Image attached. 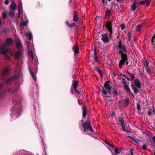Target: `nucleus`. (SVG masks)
I'll use <instances>...</instances> for the list:
<instances>
[{
  "mask_svg": "<svg viewBox=\"0 0 155 155\" xmlns=\"http://www.w3.org/2000/svg\"><path fill=\"white\" fill-rule=\"evenodd\" d=\"M12 43L11 39L8 38L5 40V43L2 45L0 47V53L7 58H9V56L7 55V53L9 51L8 46L11 45Z\"/></svg>",
  "mask_w": 155,
  "mask_h": 155,
  "instance_id": "1",
  "label": "nucleus"
},
{
  "mask_svg": "<svg viewBox=\"0 0 155 155\" xmlns=\"http://www.w3.org/2000/svg\"><path fill=\"white\" fill-rule=\"evenodd\" d=\"M14 103L15 106L13 107L11 110L12 115H15L16 117H17L20 114L21 107L19 105L20 104V101L19 100L16 101Z\"/></svg>",
  "mask_w": 155,
  "mask_h": 155,
  "instance_id": "2",
  "label": "nucleus"
},
{
  "mask_svg": "<svg viewBox=\"0 0 155 155\" xmlns=\"http://www.w3.org/2000/svg\"><path fill=\"white\" fill-rule=\"evenodd\" d=\"M82 126L84 128V131L88 132V130H89L91 132H93V130L91 124L89 120H87V122L83 123Z\"/></svg>",
  "mask_w": 155,
  "mask_h": 155,
  "instance_id": "3",
  "label": "nucleus"
},
{
  "mask_svg": "<svg viewBox=\"0 0 155 155\" xmlns=\"http://www.w3.org/2000/svg\"><path fill=\"white\" fill-rule=\"evenodd\" d=\"M110 82V81H108L106 82L104 84V87H102V93L104 95V96L103 95L102 96L103 97L105 96L107 94V91L105 90V89L107 90L108 89H110V88H111L110 86L108 84Z\"/></svg>",
  "mask_w": 155,
  "mask_h": 155,
  "instance_id": "4",
  "label": "nucleus"
},
{
  "mask_svg": "<svg viewBox=\"0 0 155 155\" xmlns=\"http://www.w3.org/2000/svg\"><path fill=\"white\" fill-rule=\"evenodd\" d=\"M112 21H107V22L106 25V27L107 28L108 31H109V36L111 37L113 33L112 24Z\"/></svg>",
  "mask_w": 155,
  "mask_h": 155,
  "instance_id": "5",
  "label": "nucleus"
},
{
  "mask_svg": "<svg viewBox=\"0 0 155 155\" xmlns=\"http://www.w3.org/2000/svg\"><path fill=\"white\" fill-rule=\"evenodd\" d=\"M116 49L118 50L120 54L127 53L126 47L124 45L119 46H116Z\"/></svg>",
  "mask_w": 155,
  "mask_h": 155,
  "instance_id": "6",
  "label": "nucleus"
},
{
  "mask_svg": "<svg viewBox=\"0 0 155 155\" xmlns=\"http://www.w3.org/2000/svg\"><path fill=\"white\" fill-rule=\"evenodd\" d=\"M122 83L124 86V88L125 91L127 92L131 93V91L128 85L127 84V81L124 78H122Z\"/></svg>",
  "mask_w": 155,
  "mask_h": 155,
  "instance_id": "7",
  "label": "nucleus"
},
{
  "mask_svg": "<svg viewBox=\"0 0 155 155\" xmlns=\"http://www.w3.org/2000/svg\"><path fill=\"white\" fill-rule=\"evenodd\" d=\"M101 40L104 43H107L109 42V39L108 37V34H102Z\"/></svg>",
  "mask_w": 155,
  "mask_h": 155,
  "instance_id": "8",
  "label": "nucleus"
},
{
  "mask_svg": "<svg viewBox=\"0 0 155 155\" xmlns=\"http://www.w3.org/2000/svg\"><path fill=\"white\" fill-rule=\"evenodd\" d=\"M10 69L9 68H5L3 69L2 73V77L7 75L10 73Z\"/></svg>",
  "mask_w": 155,
  "mask_h": 155,
  "instance_id": "9",
  "label": "nucleus"
},
{
  "mask_svg": "<svg viewBox=\"0 0 155 155\" xmlns=\"http://www.w3.org/2000/svg\"><path fill=\"white\" fill-rule=\"evenodd\" d=\"M16 79V77L14 76L12 77L7 79L3 80V81L7 84H9L11 82H12Z\"/></svg>",
  "mask_w": 155,
  "mask_h": 155,
  "instance_id": "10",
  "label": "nucleus"
},
{
  "mask_svg": "<svg viewBox=\"0 0 155 155\" xmlns=\"http://www.w3.org/2000/svg\"><path fill=\"white\" fill-rule=\"evenodd\" d=\"M134 84L135 86L138 88L140 89L141 87V84L138 79H136L134 81Z\"/></svg>",
  "mask_w": 155,
  "mask_h": 155,
  "instance_id": "11",
  "label": "nucleus"
},
{
  "mask_svg": "<svg viewBox=\"0 0 155 155\" xmlns=\"http://www.w3.org/2000/svg\"><path fill=\"white\" fill-rule=\"evenodd\" d=\"M15 45L18 50H22L23 46L20 41L16 42Z\"/></svg>",
  "mask_w": 155,
  "mask_h": 155,
  "instance_id": "12",
  "label": "nucleus"
},
{
  "mask_svg": "<svg viewBox=\"0 0 155 155\" xmlns=\"http://www.w3.org/2000/svg\"><path fill=\"white\" fill-rule=\"evenodd\" d=\"M131 89L134 91V92L135 94H137L139 92L138 89L137 87L134 85L133 84H131Z\"/></svg>",
  "mask_w": 155,
  "mask_h": 155,
  "instance_id": "13",
  "label": "nucleus"
},
{
  "mask_svg": "<svg viewBox=\"0 0 155 155\" xmlns=\"http://www.w3.org/2000/svg\"><path fill=\"white\" fill-rule=\"evenodd\" d=\"M18 15H20L22 14L23 12V10H22V5L21 2H20L18 5Z\"/></svg>",
  "mask_w": 155,
  "mask_h": 155,
  "instance_id": "14",
  "label": "nucleus"
},
{
  "mask_svg": "<svg viewBox=\"0 0 155 155\" xmlns=\"http://www.w3.org/2000/svg\"><path fill=\"white\" fill-rule=\"evenodd\" d=\"M87 109L86 106L84 105L83 106V118L86 117V115L87 112Z\"/></svg>",
  "mask_w": 155,
  "mask_h": 155,
  "instance_id": "15",
  "label": "nucleus"
},
{
  "mask_svg": "<svg viewBox=\"0 0 155 155\" xmlns=\"http://www.w3.org/2000/svg\"><path fill=\"white\" fill-rule=\"evenodd\" d=\"M16 4L14 1L12 2L10 6V9L13 11H14L16 10Z\"/></svg>",
  "mask_w": 155,
  "mask_h": 155,
  "instance_id": "16",
  "label": "nucleus"
},
{
  "mask_svg": "<svg viewBox=\"0 0 155 155\" xmlns=\"http://www.w3.org/2000/svg\"><path fill=\"white\" fill-rule=\"evenodd\" d=\"M126 53H122L120 54L121 55V59L127 61L128 60V56Z\"/></svg>",
  "mask_w": 155,
  "mask_h": 155,
  "instance_id": "17",
  "label": "nucleus"
},
{
  "mask_svg": "<svg viewBox=\"0 0 155 155\" xmlns=\"http://www.w3.org/2000/svg\"><path fill=\"white\" fill-rule=\"evenodd\" d=\"M95 70L96 71H97L100 74L101 77V78H102L103 77V75L102 72V71L101 70V68L97 67H95Z\"/></svg>",
  "mask_w": 155,
  "mask_h": 155,
  "instance_id": "18",
  "label": "nucleus"
},
{
  "mask_svg": "<svg viewBox=\"0 0 155 155\" xmlns=\"http://www.w3.org/2000/svg\"><path fill=\"white\" fill-rule=\"evenodd\" d=\"M17 88H8V92L10 93L14 94L17 92Z\"/></svg>",
  "mask_w": 155,
  "mask_h": 155,
  "instance_id": "19",
  "label": "nucleus"
},
{
  "mask_svg": "<svg viewBox=\"0 0 155 155\" xmlns=\"http://www.w3.org/2000/svg\"><path fill=\"white\" fill-rule=\"evenodd\" d=\"M19 51L16 52L15 54V58L16 59H18L21 56L22 52V50H19Z\"/></svg>",
  "mask_w": 155,
  "mask_h": 155,
  "instance_id": "20",
  "label": "nucleus"
},
{
  "mask_svg": "<svg viewBox=\"0 0 155 155\" xmlns=\"http://www.w3.org/2000/svg\"><path fill=\"white\" fill-rule=\"evenodd\" d=\"M78 81H76V80H74L72 84V86H73V88H77L78 86Z\"/></svg>",
  "mask_w": 155,
  "mask_h": 155,
  "instance_id": "21",
  "label": "nucleus"
},
{
  "mask_svg": "<svg viewBox=\"0 0 155 155\" xmlns=\"http://www.w3.org/2000/svg\"><path fill=\"white\" fill-rule=\"evenodd\" d=\"M65 24L69 28H72L74 27L75 25V24L74 23H69L68 21H65Z\"/></svg>",
  "mask_w": 155,
  "mask_h": 155,
  "instance_id": "22",
  "label": "nucleus"
},
{
  "mask_svg": "<svg viewBox=\"0 0 155 155\" xmlns=\"http://www.w3.org/2000/svg\"><path fill=\"white\" fill-rule=\"evenodd\" d=\"M111 11L110 10H107L105 13V17L106 18H108L110 15V12H111Z\"/></svg>",
  "mask_w": 155,
  "mask_h": 155,
  "instance_id": "23",
  "label": "nucleus"
},
{
  "mask_svg": "<svg viewBox=\"0 0 155 155\" xmlns=\"http://www.w3.org/2000/svg\"><path fill=\"white\" fill-rule=\"evenodd\" d=\"M29 71L31 75L32 78L35 81H36V77L35 76V74H34V72L32 71L31 70V68L29 69Z\"/></svg>",
  "mask_w": 155,
  "mask_h": 155,
  "instance_id": "24",
  "label": "nucleus"
},
{
  "mask_svg": "<svg viewBox=\"0 0 155 155\" xmlns=\"http://www.w3.org/2000/svg\"><path fill=\"white\" fill-rule=\"evenodd\" d=\"M72 50L74 51V54H77L79 53V50L78 47L74 46L72 48Z\"/></svg>",
  "mask_w": 155,
  "mask_h": 155,
  "instance_id": "25",
  "label": "nucleus"
},
{
  "mask_svg": "<svg viewBox=\"0 0 155 155\" xmlns=\"http://www.w3.org/2000/svg\"><path fill=\"white\" fill-rule=\"evenodd\" d=\"M94 59L95 60L96 62H98V60L97 57V54L95 48L94 49Z\"/></svg>",
  "mask_w": 155,
  "mask_h": 155,
  "instance_id": "26",
  "label": "nucleus"
},
{
  "mask_svg": "<svg viewBox=\"0 0 155 155\" xmlns=\"http://www.w3.org/2000/svg\"><path fill=\"white\" fill-rule=\"evenodd\" d=\"M73 20L75 22H78L79 20V18H78V15L77 14H74L73 16Z\"/></svg>",
  "mask_w": 155,
  "mask_h": 155,
  "instance_id": "27",
  "label": "nucleus"
},
{
  "mask_svg": "<svg viewBox=\"0 0 155 155\" xmlns=\"http://www.w3.org/2000/svg\"><path fill=\"white\" fill-rule=\"evenodd\" d=\"M143 27V25H136L135 27V30L137 32H139L141 29H142Z\"/></svg>",
  "mask_w": 155,
  "mask_h": 155,
  "instance_id": "28",
  "label": "nucleus"
},
{
  "mask_svg": "<svg viewBox=\"0 0 155 155\" xmlns=\"http://www.w3.org/2000/svg\"><path fill=\"white\" fill-rule=\"evenodd\" d=\"M137 8L136 2H134L131 6V10L133 12H134Z\"/></svg>",
  "mask_w": 155,
  "mask_h": 155,
  "instance_id": "29",
  "label": "nucleus"
},
{
  "mask_svg": "<svg viewBox=\"0 0 155 155\" xmlns=\"http://www.w3.org/2000/svg\"><path fill=\"white\" fill-rule=\"evenodd\" d=\"M127 74V75L129 76V77H130L131 81H132L135 78L134 75L133 74L128 72Z\"/></svg>",
  "mask_w": 155,
  "mask_h": 155,
  "instance_id": "30",
  "label": "nucleus"
},
{
  "mask_svg": "<svg viewBox=\"0 0 155 155\" xmlns=\"http://www.w3.org/2000/svg\"><path fill=\"white\" fill-rule=\"evenodd\" d=\"M126 61H125L124 60L121 59L119 63V67L121 68L122 66L125 63Z\"/></svg>",
  "mask_w": 155,
  "mask_h": 155,
  "instance_id": "31",
  "label": "nucleus"
},
{
  "mask_svg": "<svg viewBox=\"0 0 155 155\" xmlns=\"http://www.w3.org/2000/svg\"><path fill=\"white\" fill-rule=\"evenodd\" d=\"M119 120L121 123V125L124 124V119L121 117H118Z\"/></svg>",
  "mask_w": 155,
  "mask_h": 155,
  "instance_id": "32",
  "label": "nucleus"
},
{
  "mask_svg": "<svg viewBox=\"0 0 155 155\" xmlns=\"http://www.w3.org/2000/svg\"><path fill=\"white\" fill-rule=\"evenodd\" d=\"M27 37L29 38V40H31L32 37V35L31 33V32H29L28 33H27Z\"/></svg>",
  "mask_w": 155,
  "mask_h": 155,
  "instance_id": "33",
  "label": "nucleus"
},
{
  "mask_svg": "<svg viewBox=\"0 0 155 155\" xmlns=\"http://www.w3.org/2000/svg\"><path fill=\"white\" fill-rule=\"evenodd\" d=\"M124 104L126 106H127L129 104V100L128 98H126L124 100Z\"/></svg>",
  "mask_w": 155,
  "mask_h": 155,
  "instance_id": "34",
  "label": "nucleus"
},
{
  "mask_svg": "<svg viewBox=\"0 0 155 155\" xmlns=\"http://www.w3.org/2000/svg\"><path fill=\"white\" fill-rule=\"evenodd\" d=\"M8 15L11 17H13L15 16V14L13 11H10L9 12Z\"/></svg>",
  "mask_w": 155,
  "mask_h": 155,
  "instance_id": "35",
  "label": "nucleus"
},
{
  "mask_svg": "<svg viewBox=\"0 0 155 155\" xmlns=\"http://www.w3.org/2000/svg\"><path fill=\"white\" fill-rule=\"evenodd\" d=\"M112 90L113 91V93L115 95L114 97L116 96L117 95V90L115 88H113L112 89Z\"/></svg>",
  "mask_w": 155,
  "mask_h": 155,
  "instance_id": "36",
  "label": "nucleus"
},
{
  "mask_svg": "<svg viewBox=\"0 0 155 155\" xmlns=\"http://www.w3.org/2000/svg\"><path fill=\"white\" fill-rule=\"evenodd\" d=\"M147 70V72L149 74H151L150 68L149 67L146 68Z\"/></svg>",
  "mask_w": 155,
  "mask_h": 155,
  "instance_id": "37",
  "label": "nucleus"
},
{
  "mask_svg": "<svg viewBox=\"0 0 155 155\" xmlns=\"http://www.w3.org/2000/svg\"><path fill=\"white\" fill-rule=\"evenodd\" d=\"M121 126L122 127V129L123 130H124V131H125V132H129L127 130H126L125 126V124L123 125H121Z\"/></svg>",
  "mask_w": 155,
  "mask_h": 155,
  "instance_id": "38",
  "label": "nucleus"
},
{
  "mask_svg": "<svg viewBox=\"0 0 155 155\" xmlns=\"http://www.w3.org/2000/svg\"><path fill=\"white\" fill-rule=\"evenodd\" d=\"M137 109L138 111H140L141 110L140 105L139 103H137Z\"/></svg>",
  "mask_w": 155,
  "mask_h": 155,
  "instance_id": "39",
  "label": "nucleus"
},
{
  "mask_svg": "<svg viewBox=\"0 0 155 155\" xmlns=\"http://www.w3.org/2000/svg\"><path fill=\"white\" fill-rule=\"evenodd\" d=\"M145 3H146V5L148 6L149 5L151 0H145Z\"/></svg>",
  "mask_w": 155,
  "mask_h": 155,
  "instance_id": "40",
  "label": "nucleus"
},
{
  "mask_svg": "<svg viewBox=\"0 0 155 155\" xmlns=\"http://www.w3.org/2000/svg\"><path fill=\"white\" fill-rule=\"evenodd\" d=\"M5 95V93L4 92H0V98H2L4 97Z\"/></svg>",
  "mask_w": 155,
  "mask_h": 155,
  "instance_id": "41",
  "label": "nucleus"
},
{
  "mask_svg": "<svg viewBox=\"0 0 155 155\" xmlns=\"http://www.w3.org/2000/svg\"><path fill=\"white\" fill-rule=\"evenodd\" d=\"M21 24L24 26H26L28 24V22L26 21H24Z\"/></svg>",
  "mask_w": 155,
  "mask_h": 155,
  "instance_id": "42",
  "label": "nucleus"
},
{
  "mask_svg": "<svg viewBox=\"0 0 155 155\" xmlns=\"http://www.w3.org/2000/svg\"><path fill=\"white\" fill-rule=\"evenodd\" d=\"M115 152L116 153L119 154L120 152L119 151L118 149L117 148H115L114 149Z\"/></svg>",
  "mask_w": 155,
  "mask_h": 155,
  "instance_id": "43",
  "label": "nucleus"
},
{
  "mask_svg": "<svg viewBox=\"0 0 155 155\" xmlns=\"http://www.w3.org/2000/svg\"><path fill=\"white\" fill-rule=\"evenodd\" d=\"M120 27H121V30H124V29L125 27V25L124 24H122L121 25Z\"/></svg>",
  "mask_w": 155,
  "mask_h": 155,
  "instance_id": "44",
  "label": "nucleus"
},
{
  "mask_svg": "<svg viewBox=\"0 0 155 155\" xmlns=\"http://www.w3.org/2000/svg\"><path fill=\"white\" fill-rule=\"evenodd\" d=\"M145 4V2L144 1H141L138 2V4L140 5H143Z\"/></svg>",
  "mask_w": 155,
  "mask_h": 155,
  "instance_id": "45",
  "label": "nucleus"
},
{
  "mask_svg": "<svg viewBox=\"0 0 155 155\" xmlns=\"http://www.w3.org/2000/svg\"><path fill=\"white\" fill-rule=\"evenodd\" d=\"M147 146L145 144H144L142 146V149L144 150H146L147 149Z\"/></svg>",
  "mask_w": 155,
  "mask_h": 155,
  "instance_id": "46",
  "label": "nucleus"
},
{
  "mask_svg": "<svg viewBox=\"0 0 155 155\" xmlns=\"http://www.w3.org/2000/svg\"><path fill=\"white\" fill-rule=\"evenodd\" d=\"M26 45L28 49L29 50V44H30V42L29 41H27L26 43Z\"/></svg>",
  "mask_w": 155,
  "mask_h": 155,
  "instance_id": "47",
  "label": "nucleus"
},
{
  "mask_svg": "<svg viewBox=\"0 0 155 155\" xmlns=\"http://www.w3.org/2000/svg\"><path fill=\"white\" fill-rule=\"evenodd\" d=\"M155 39V34L153 35V36L152 39H151V41L152 44H153L154 42V39Z\"/></svg>",
  "mask_w": 155,
  "mask_h": 155,
  "instance_id": "48",
  "label": "nucleus"
},
{
  "mask_svg": "<svg viewBox=\"0 0 155 155\" xmlns=\"http://www.w3.org/2000/svg\"><path fill=\"white\" fill-rule=\"evenodd\" d=\"M6 16H7V15L6 14V13L5 12H3V14H2L3 18L4 19H5L6 18Z\"/></svg>",
  "mask_w": 155,
  "mask_h": 155,
  "instance_id": "49",
  "label": "nucleus"
},
{
  "mask_svg": "<svg viewBox=\"0 0 155 155\" xmlns=\"http://www.w3.org/2000/svg\"><path fill=\"white\" fill-rule=\"evenodd\" d=\"M115 115V113L114 112H112L110 115V116L113 117Z\"/></svg>",
  "mask_w": 155,
  "mask_h": 155,
  "instance_id": "50",
  "label": "nucleus"
},
{
  "mask_svg": "<svg viewBox=\"0 0 155 155\" xmlns=\"http://www.w3.org/2000/svg\"><path fill=\"white\" fill-rule=\"evenodd\" d=\"M134 151V149H131L129 152V153L131 154V155H133V152Z\"/></svg>",
  "mask_w": 155,
  "mask_h": 155,
  "instance_id": "51",
  "label": "nucleus"
},
{
  "mask_svg": "<svg viewBox=\"0 0 155 155\" xmlns=\"http://www.w3.org/2000/svg\"><path fill=\"white\" fill-rule=\"evenodd\" d=\"M123 45L122 44V40H120L119 41L118 45H117L116 46H119V45Z\"/></svg>",
  "mask_w": 155,
  "mask_h": 155,
  "instance_id": "52",
  "label": "nucleus"
},
{
  "mask_svg": "<svg viewBox=\"0 0 155 155\" xmlns=\"http://www.w3.org/2000/svg\"><path fill=\"white\" fill-rule=\"evenodd\" d=\"M4 4L6 5H8L9 3L8 1V0H6L4 2Z\"/></svg>",
  "mask_w": 155,
  "mask_h": 155,
  "instance_id": "53",
  "label": "nucleus"
},
{
  "mask_svg": "<svg viewBox=\"0 0 155 155\" xmlns=\"http://www.w3.org/2000/svg\"><path fill=\"white\" fill-rule=\"evenodd\" d=\"M128 138L130 139L133 140H136L135 139L133 138V137L131 136H128Z\"/></svg>",
  "mask_w": 155,
  "mask_h": 155,
  "instance_id": "54",
  "label": "nucleus"
},
{
  "mask_svg": "<svg viewBox=\"0 0 155 155\" xmlns=\"http://www.w3.org/2000/svg\"><path fill=\"white\" fill-rule=\"evenodd\" d=\"M76 89L77 88L74 89V90H75L76 92H77L78 94H79L80 93V92Z\"/></svg>",
  "mask_w": 155,
  "mask_h": 155,
  "instance_id": "55",
  "label": "nucleus"
},
{
  "mask_svg": "<svg viewBox=\"0 0 155 155\" xmlns=\"http://www.w3.org/2000/svg\"><path fill=\"white\" fill-rule=\"evenodd\" d=\"M152 113L150 110H149L148 112V116H150L151 114Z\"/></svg>",
  "mask_w": 155,
  "mask_h": 155,
  "instance_id": "56",
  "label": "nucleus"
},
{
  "mask_svg": "<svg viewBox=\"0 0 155 155\" xmlns=\"http://www.w3.org/2000/svg\"><path fill=\"white\" fill-rule=\"evenodd\" d=\"M149 67V63L147 61L146 62V68Z\"/></svg>",
  "mask_w": 155,
  "mask_h": 155,
  "instance_id": "57",
  "label": "nucleus"
},
{
  "mask_svg": "<svg viewBox=\"0 0 155 155\" xmlns=\"http://www.w3.org/2000/svg\"><path fill=\"white\" fill-rule=\"evenodd\" d=\"M109 145L112 148L115 147L114 145H111L110 143H109Z\"/></svg>",
  "mask_w": 155,
  "mask_h": 155,
  "instance_id": "58",
  "label": "nucleus"
},
{
  "mask_svg": "<svg viewBox=\"0 0 155 155\" xmlns=\"http://www.w3.org/2000/svg\"><path fill=\"white\" fill-rule=\"evenodd\" d=\"M152 139L153 141L155 143V136H154L152 137Z\"/></svg>",
  "mask_w": 155,
  "mask_h": 155,
  "instance_id": "59",
  "label": "nucleus"
},
{
  "mask_svg": "<svg viewBox=\"0 0 155 155\" xmlns=\"http://www.w3.org/2000/svg\"><path fill=\"white\" fill-rule=\"evenodd\" d=\"M111 88H110V89H108V92L109 94H111Z\"/></svg>",
  "mask_w": 155,
  "mask_h": 155,
  "instance_id": "60",
  "label": "nucleus"
},
{
  "mask_svg": "<svg viewBox=\"0 0 155 155\" xmlns=\"http://www.w3.org/2000/svg\"><path fill=\"white\" fill-rule=\"evenodd\" d=\"M74 91V88H71V94H73V91Z\"/></svg>",
  "mask_w": 155,
  "mask_h": 155,
  "instance_id": "61",
  "label": "nucleus"
},
{
  "mask_svg": "<svg viewBox=\"0 0 155 155\" xmlns=\"http://www.w3.org/2000/svg\"><path fill=\"white\" fill-rule=\"evenodd\" d=\"M128 77H129V76L128 75H127V77H125V78L127 79L128 81H129L130 80V79L128 78Z\"/></svg>",
  "mask_w": 155,
  "mask_h": 155,
  "instance_id": "62",
  "label": "nucleus"
},
{
  "mask_svg": "<svg viewBox=\"0 0 155 155\" xmlns=\"http://www.w3.org/2000/svg\"><path fill=\"white\" fill-rule=\"evenodd\" d=\"M31 58L33 59V56L32 52L31 51Z\"/></svg>",
  "mask_w": 155,
  "mask_h": 155,
  "instance_id": "63",
  "label": "nucleus"
},
{
  "mask_svg": "<svg viewBox=\"0 0 155 155\" xmlns=\"http://www.w3.org/2000/svg\"><path fill=\"white\" fill-rule=\"evenodd\" d=\"M76 77V76L75 75V74H73V75H72V77L73 78V79L74 80H75V78Z\"/></svg>",
  "mask_w": 155,
  "mask_h": 155,
  "instance_id": "64",
  "label": "nucleus"
}]
</instances>
